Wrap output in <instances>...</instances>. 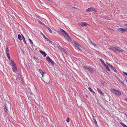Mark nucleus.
I'll return each mask as SVG.
<instances>
[{"label":"nucleus","mask_w":127,"mask_h":127,"mask_svg":"<svg viewBox=\"0 0 127 127\" xmlns=\"http://www.w3.org/2000/svg\"><path fill=\"white\" fill-rule=\"evenodd\" d=\"M109 49L116 52H122L124 51L123 49L116 46H111L110 47Z\"/></svg>","instance_id":"nucleus-1"},{"label":"nucleus","mask_w":127,"mask_h":127,"mask_svg":"<svg viewBox=\"0 0 127 127\" xmlns=\"http://www.w3.org/2000/svg\"><path fill=\"white\" fill-rule=\"evenodd\" d=\"M111 91L114 95L118 97L120 96L121 95V94L120 92L118 90L111 89Z\"/></svg>","instance_id":"nucleus-2"},{"label":"nucleus","mask_w":127,"mask_h":127,"mask_svg":"<svg viewBox=\"0 0 127 127\" xmlns=\"http://www.w3.org/2000/svg\"><path fill=\"white\" fill-rule=\"evenodd\" d=\"M75 46L77 47L78 49L81 50L83 48V47H82L77 42L75 41H73L72 42Z\"/></svg>","instance_id":"nucleus-3"},{"label":"nucleus","mask_w":127,"mask_h":127,"mask_svg":"<svg viewBox=\"0 0 127 127\" xmlns=\"http://www.w3.org/2000/svg\"><path fill=\"white\" fill-rule=\"evenodd\" d=\"M47 61L49 63H51L52 65L54 64V63L53 61L48 56L46 57Z\"/></svg>","instance_id":"nucleus-4"},{"label":"nucleus","mask_w":127,"mask_h":127,"mask_svg":"<svg viewBox=\"0 0 127 127\" xmlns=\"http://www.w3.org/2000/svg\"><path fill=\"white\" fill-rule=\"evenodd\" d=\"M127 29L126 28H118L117 29L118 31L120 32H124Z\"/></svg>","instance_id":"nucleus-5"},{"label":"nucleus","mask_w":127,"mask_h":127,"mask_svg":"<svg viewBox=\"0 0 127 127\" xmlns=\"http://www.w3.org/2000/svg\"><path fill=\"white\" fill-rule=\"evenodd\" d=\"M12 69V70L14 72L16 73L17 72V69L16 66L13 67Z\"/></svg>","instance_id":"nucleus-6"},{"label":"nucleus","mask_w":127,"mask_h":127,"mask_svg":"<svg viewBox=\"0 0 127 127\" xmlns=\"http://www.w3.org/2000/svg\"><path fill=\"white\" fill-rule=\"evenodd\" d=\"M10 63L12 67L16 66L12 59L11 60Z\"/></svg>","instance_id":"nucleus-7"},{"label":"nucleus","mask_w":127,"mask_h":127,"mask_svg":"<svg viewBox=\"0 0 127 127\" xmlns=\"http://www.w3.org/2000/svg\"><path fill=\"white\" fill-rule=\"evenodd\" d=\"M106 64L109 66V67L111 68L112 70H114V69L115 68L113 66L109 64L108 63H106Z\"/></svg>","instance_id":"nucleus-8"},{"label":"nucleus","mask_w":127,"mask_h":127,"mask_svg":"<svg viewBox=\"0 0 127 127\" xmlns=\"http://www.w3.org/2000/svg\"><path fill=\"white\" fill-rule=\"evenodd\" d=\"M4 111L5 112L7 113L8 111V108L6 107V104H5L3 106Z\"/></svg>","instance_id":"nucleus-9"},{"label":"nucleus","mask_w":127,"mask_h":127,"mask_svg":"<svg viewBox=\"0 0 127 127\" xmlns=\"http://www.w3.org/2000/svg\"><path fill=\"white\" fill-rule=\"evenodd\" d=\"M80 25L82 26H87L89 24L85 22H81L80 24Z\"/></svg>","instance_id":"nucleus-10"},{"label":"nucleus","mask_w":127,"mask_h":127,"mask_svg":"<svg viewBox=\"0 0 127 127\" xmlns=\"http://www.w3.org/2000/svg\"><path fill=\"white\" fill-rule=\"evenodd\" d=\"M40 52L42 55L44 57H45L47 55L44 51L42 50H41L40 51Z\"/></svg>","instance_id":"nucleus-11"},{"label":"nucleus","mask_w":127,"mask_h":127,"mask_svg":"<svg viewBox=\"0 0 127 127\" xmlns=\"http://www.w3.org/2000/svg\"><path fill=\"white\" fill-rule=\"evenodd\" d=\"M88 71L89 72L90 74H92L93 73V69L90 67L88 69Z\"/></svg>","instance_id":"nucleus-12"},{"label":"nucleus","mask_w":127,"mask_h":127,"mask_svg":"<svg viewBox=\"0 0 127 127\" xmlns=\"http://www.w3.org/2000/svg\"><path fill=\"white\" fill-rule=\"evenodd\" d=\"M97 90L98 92L100 94H101V95L104 96V94L101 91V89H100L97 88Z\"/></svg>","instance_id":"nucleus-13"},{"label":"nucleus","mask_w":127,"mask_h":127,"mask_svg":"<svg viewBox=\"0 0 127 127\" xmlns=\"http://www.w3.org/2000/svg\"><path fill=\"white\" fill-rule=\"evenodd\" d=\"M88 89L91 92L93 93V95H95V93L93 90L91 88L89 87Z\"/></svg>","instance_id":"nucleus-14"},{"label":"nucleus","mask_w":127,"mask_h":127,"mask_svg":"<svg viewBox=\"0 0 127 127\" xmlns=\"http://www.w3.org/2000/svg\"><path fill=\"white\" fill-rule=\"evenodd\" d=\"M66 39L68 40L69 41H70L71 40V38L70 36H69L68 34L66 36L64 37Z\"/></svg>","instance_id":"nucleus-15"},{"label":"nucleus","mask_w":127,"mask_h":127,"mask_svg":"<svg viewBox=\"0 0 127 127\" xmlns=\"http://www.w3.org/2000/svg\"><path fill=\"white\" fill-rule=\"evenodd\" d=\"M108 65H107L106 64L104 66L105 67L106 69L108 71H110V70L109 68V67L108 66Z\"/></svg>","instance_id":"nucleus-16"},{"label":"nucleus","mask_w":127,"mask_h":127,"mask_svg":"<svg viewBox=\"0 0 127 127\" xmlns=\"http://www.w3.org/2000/svg\"><path fill=\"white\" fill-rule=\"evenodd\" d=\"M6 54H7V53H8V52H9V50L8 48V46L7 45H6Z\"/></svg>","instance_id":"nucleus-17"},{"label":"nucleus","mask_w":127,"mask_h":127,"mask_svg":"<svg viewBox=\"0 0 127 127\" xmlns=\"http://www.w3.org/2000/svg\"><path fill=\"white\" fill-rule=\"evenodd\" d=\"M93 10V8L92 7H90L88 8L86 10V11L87 12H89L90 11Z\"/></svg>","instance_id":"nucleus-18"},{"label":"nucleus","mask_w":127,"mask_h":127,"mask_svg":"<svg viewBox=\"0 0 127 127\" xmlns=\"http://www.w3.org/2000/svg\"><path fill=\"white\" fill-rule=\"evenodd\" d=\"M33 59L34 60H35V61L37 63L39 62L38 59L37 58H36L35 57H33Z\"/></svg>","instance_id":"nucleus-19"},{"label":"nucleus","mask_w":127,"mask_h":127,"mask_svg":"<svg viewBox=\"0 0 127 127\" xmlns=\"http://www.w3.org/2000/svg\"><path fill=\"white\" fill-rule=\"evenodd\" d=\"M39 71L40 72L41 74L42 75L43 77V75H44V72L42 70L39 69Z\"/></svg>","instance_id":"nucleus-20"},{"label":"nucleus","mask_w":127,"mask_h":127,"mask_svg":"<svg viewBox=\"0 0 127 127\" xmlns=\"http://www.w3.org/2000/svg\"><path fill=\"white\" fill-rule=\"evenodd\" d=\"M120 123L123 127H127V126L125 124L122 122H120Z\"/></svg>","instance_id":"nucleus-21"},{"label":"nucleus","mask_w":127,"mask_h":127,"mask_svg":"<svg viewBox=\"0 0 127 127\" xmlns=\"http://www.w3.org/2000/svg\"><path fill=\"white\" fill-rule=\"evenodd\" d=\"M88 41L89 43L91 45L93 43L92 41L89 38H88Z\"/></svg>","instance_id":"nucleus-22"},{"label":"nucleus","mask_w":127,"mask_h":127,"mask_svg":"<svg viewBox=\"0 0 127 127\" xmlns=\"http://www.w3.org/2000/svg\"><path fill=\"white\" fill-rule=\"evenodd\" d=\"M62 34L64 37L68 34L65 32L64 33H62Z\"/></svg>","instance_id":"nucleus-23"},{"label":"nucleus","mask_w":127,"mask_h":127,"mask_svg":"<svg viewBox=\"0 0 127 127\" xmlns=\"http://www.w3.org/2000/svg\"><path fill=\"white\" fill-rule=\"evenodd\" d=\"M93 119L94 121V123L96 125H97V121H96V120H95V117H94L93 118Z\"/></svg>","instance_id":"nucleus-24"},{"label":"nucleus","mask_w":127,"mask_h":127,"mask_svg":"<svg viewBox=\"0 0 127 127\" xmlns=\"http://www.w3.org/2000/svg\"><path fill=\"white\" fill-rule=\"evenodd\" d=\"M18 38L20 40H22V37L20 34H19L18 35Z\"/></svg>","instance_id":"nucleus-25"},{"label":"nucleus","mask_w":127,"mask_h":127,"mask_svg":"<svg viewBox=\"0 0 127 127\" xmlns=\"http://www.w3.org/2000/svg\"><path fill=\"white\" fill-rule=\"evenodd\" d=\"M100 60L102 64L103 65V66L105 65L106 64L104 63L102 59H100Z\"/></svg>","instance_id":"nucleus-26"},{"label":"nucleus","mask_w":127,"mask_h":127,"mask_svg":"<svg viewBox=\"0 0 127 127\" xmlns=\"http://www.w3.org/2000/svg\"><path fill=\"white\" fill-rule=\"evenodd\" d=\"M6 54V56L9 60H10V58L9 53H7Z\"/></svg>","instance_id":"nucleus-27"},{"label":"nucleus","mask_w":127,"mask_h":127,"mask_svg":"<svg viewBox=\"0 0 127 127\" xmlns=\"http://www.w3.org/2000/svg\"><path fill=\"white\" fill-rule=\"evenodd\" d=\"M22 39H23V41L24 42L25 44H26V41L25 40L24 37L23 35H22Z\"/></svg>","instance_id":"nucleus-28"},{"label":"nucleus","mask_w":127,"mask_h":127,"mask_svg":"<svg viewBox=\"0 0 127 127\" xmlns=\"http://www.w3.org/2000/svg\"><path fill=\"white\" fill-rule=\"evenodd\" d=\"M42 35H43V37L44 38V39H46V40H48V38H47L45 35H44L42 33Z\"/></svg>","instance_id":"nucleus-29"},{"label":"nucleus","mask_w":127,"mask_h":127,"mask_svg":"<svg viewBox=\"0 0 127 127\" xmlns=\"http://www.w3.org/2000/svg\"><path fill=\"white\" fill-rule=\"evenodd\" d=\"M113 70L115 72L117 73H118V75H119V73L116 70L115 68V69H114V70Z\"/></svg>","instance_id":"nucleus-30"},{"label":"nucleus","mask_w":127,"mask_h":127,"mask_svg":"<svg viewBox=\"0 0 127 127\" xmlns=\"http://www.w3.org/2000/svg\"><path fill=\"white\" fill-rule=\"evenodd\" d=\"M60 31L61 32H63V33H64L65 32L64 30L61 29H60Z\"/></svg>","instance_id":"nucleus-31"},{"label":"nucleus","mask_w":127,"mask_h":127,"mask_svg":"<svg viewBox=\"0 0 127 127\" xmlns=\"http://www.w3.org/2000/svg\"><path fill=\"white\" fill-rule=\"evenodd\" d=\"M84 68L87 69L88 70V69L90 68L89 67H87V66H85L84 67Z\"/></svg>","instance_id":"nucleus-32"},{"label":"nucleus","mask_w":127,"mask_h":127,"mask_svg":"<svg viewBox=\"0 0 127 127\" xmlns=\"http://www.w3.org/2000/svg\"><path fill=\"white\" fill-rule=\"evenodd\" d=\"M69 118H67L66 119V121L67 122H69Z\"/></svg>","instance_id":"nucleus-33"},{"label":"nucleus","mask_w":127,"mask_h":127,"mask_svg":"<svg viewBox=\"0 0 127 127\" xmlns=\"http://www.w3.org/2000/svg\"><path fill=\"white\" fill-rule=\"evenodd\" d=\"M48 30L51 33H52V30H51V29L49 28H48Z\"/></svg>","instance_id":"nucleus-34"},{"label":"nucleus","mask_w":127,"mask_h":127,"mask_svg":"<svg viewBox=\"0 0 127 127\" xmlns=\"http://www.w3.org/2000/svg\"><path fill=\"white\" fill-rule=\"evenodd\" d=\"M48 40H47V41H48L50 43H52V41H51L50 40H49L48 39Z\"/></svg>","instance_id":"nucleus-35"},{"label":"nucleus","mask_w":127,"mask_h":127,"mask_svg":"<svg viewBox=\"0 0 127 127\" xmlns=\"http://www.w3.org/2000/svg\"><path fill=\"white\" fill-rule=\"evenodd\" d=\"M29 40L30 42L32 44H33V42H32V40H31V39H29Z\"/></svg>","instance_id":"nucleus-36"},{"label":"nucleus","mask_w":127,"mask_h":127,"mask_svg":"<svg viewBox=\"0 0 127 127\" xmlns=\"http://www.w3.org/2000/svg\"><path fill=\"white\" fill-rule=\"evenodd\" d=\"M91 45H94L95 47H97V45H96L95 44L93 43H92V44Z\"/></svg>","instance_id":"nucleus-37"},{"label":"nucleus","mask_w":127,"mask_h":127,"mask_svg":"<svg viewBox=\"0 0 127 127\" xmlns=\"http://www.w3.org/2000/svg\"><path fill=\"white\" fill-rule=\"evenodd\" d=\"M63 52L65 53L66 54V52L64 49H63Z\"/></svg>","instance_id":"nucleus-38"},{"label":"nucleus","mask_w":127,"mask_h":127,"mask_svg":"<svg viewBox=\"0 0 127 127\" xmlns=\"http://www.w3.org/2000/svg\"><path fill=\"white\" fill-rule=\"evenodd\" d=\"M93 10L94 11H96V9H95V8H94V9H93V10Z\"/></svg>","instance_id":"nucleus-39"},{"label":"nucleus","mask_w":127,"mask_h":127,"mask_svg":"<svg viewBox=\"0 0 127 127\" xmlns=\"http://www.w3.org/2000/svg\"><path fill=\"white\" fill-rule=\"evenodd\" d=\"M120 82L123 84H124V82H123L121 80V81H120Z\"/></svg>","instance_id":"nucleus-40"},{"label":"nucleus","mask_w":127,"mask_h":127,"mask_svg":"<svg viewBox=\"0 0 127 127\" xmlns=\"http://www.w3.org/2000/svg\"><path fill=\"white\" fill-rule=\"evenodd\" d=\"M123 73L125 75L127 76V73L125 72H124Z\"/></svg>","instance_id":"nucleus-41"},{"label":"nucleus","mask_w":127,"mask_h":127,"mask_svg":"<svg viewBox=\"0 0 127 127\" xmlns=\"http://www.w3.org/2000/svg\"><path fill=\"white\" fill-rule=\"evenodd\" d=\"M38 22H39V23L40 24H41L42 23V22H41V21H38Z\"/></svg>","instance_id":"nucleus-42"},{"label":"nucleus","mask_w":127,"mask_h":127,"mask_svg":"<svg viewBox=\"0 0 127 127\" xmlns=\"http://www.w3.org/2000/svg\"><path fill=\"white\" fill-rule=\"evenodd\" d=\"M92 115L93 118V117H95L93 115V114L92 113Z\"/></svg>","instance_id":"nucleus-43"},{"label":"nucleus","mask_w":127,"mask_h":127,"mask_svg":"<svg viewBox=\"0 0 127 127\" xmlns=\"http://www.w3.org/2000/svg\"><path fill=\"white\" fill-rule=\"evenodd\" d=\"M118 80L120 81H120H121V80H120V79H118Z\"/></svg>","instance_id":"nucleus-44"},{"label":"nucleus","mask_w":127,"mask_h":127,"mask_svg":"<svg viewBox=\"0 0 127 127\" xmlns=\"http://www.w3.org/2000/svg\"><path fill=\"white\" fill-rule=\"evenodd\" d=\"M125 100L127 101V98H126L125 99Z\"/></svg>","instance_id":"nucleus-45"},{"label":"nucleus","mask_w":127,"mask_h":127,"mask_svg":"<svg viewBox=\"0 0 127 127\" xmlns=\"http://www.w3.org/2000/svg\"><path fill=\"white\" fill-rule=\"evenodd\" d=\"M86 96L87 97H88V95H86Z\"/></svg>","instance_id":"nucleus-46"},{"label":"nucleus","mask_w":127,"mask_h":127,"mask_svg":"<svg viewBox=\"0 0 127 127\" xmlns=\"http://www.w3.org/2000/svg\"><path fill=\"white\" fill-rule=\"evenodd\" d=\"M46 28H47V29H48V28H49L47 26H46Z\"/></svg>","instance_id":"nucleus-47"},{"label":"nucleus","mask_w":127,"mask_h":127,"mask_svg":"<svg viewBox=\"0 0 127 127\" xmlns=\"http://www.w3.org/2000/svg\"><path fill=\"white\" fill-rule=\"evenodd\" d=\"M75 8H76V7H75Z\"/></svg>","instance_id":"nucleus-48"},{"label":"nucleus","mask_w":127,"mask_h":127,"mask_svg":"<svg viewBox=\"0 0 127 127\" xmlns=\"http://www.w3.org/2000/svg\"><path fill=\"white\" fill-rule=\"evenodd\" d=\"M126 111H127V109L126 110Z\"/></svg>","instance_id":"nucleus-49"}]
</instances>
